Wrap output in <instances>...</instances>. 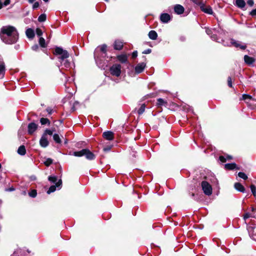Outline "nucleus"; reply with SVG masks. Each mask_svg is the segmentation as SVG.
I'll return each mask as SVG.
<instances>
[{
    "label": "nucleus",
    "instance_id": "obj_1",
    "mask_svg": "<svg viewBox=\"0 0 256 256\" xmlns=\"http://www.w3.org/2000/svg\"><path fill=\"white\" fill-rule=\"evenodd\" d=\"M0 38L5 44H11L17 42L18 39V34L14 26H4L0 28Z\"/></svg>",
    "mask_w": 256,
    "mask_h": 256
},
{
    "label": "nucleus",
    "instance_id": "obj_2",
    "mask_svg": "<svg viewBox=\"0 0 256 256\" xmlns=\"http://www.w3.org/2000/svg\"><path fill=\"white\" fill-rule=\"evenodd\" d=\"M106 44H102L98 47L94 52V58L96 64L99 68L103 69H104L105 66H106V62L104 60L106 54Z\"/></svg>",
    "mask_w": 256,
    "mask_h": 256
},
{
    "label": "nucleus",
    "instance_id": "obj_3",
    "mask_svg": "<svg viewBox=\"0 0 256 256\" xmlns=\"http://www.w3.org/2000/svg\"><path fill=\"white\" fill-rule=\"evenodd\" d=\"M54 54V55L58 56V62L62 64L64 60L68 58L70 56L66 50L58 46L56 47Z\"/></svg>",
    "mask_w": 256,
    "mask_h": 256
},
{
    "label": "nucleus",
    "instance_id": "obj_4",
    "mask_svg": "<svg viewBox=\"0 0 256 256\" xmlns=\"http://www.w3.org/2000/svg\"><path fill=\"white\" fill-rule=\"evenodd\" d=\"M73 155L78 157L85 156L86 159L90 160H94L96 158L95 155L88 148L82 149L78 152H74Z\"/></svg>",
    "mask_w": 256,
    "mask_h": 256
},
{
    "label": "nucleus",
    "instance_id": "obj_5",
    "mask_svg": "<svg viewBox=\"0 0 256 256\" xmlns=\"http://www.w3.org/2000/svg\"><path fill=\"white\" fill-rule=\"evenodd\" d=\"M121 68L120 64H113L110 69V74L114 76H119L121 74Z\"/></svg>",
    "mask_w": 256,
    "mask_h": 256
},
{
    "label": "nucleus",
    "instance_id": "obj_6",
    "mask_svg": "<svg viewBox=\"0 0 256 256\" xmlns=\"http://www.w3.org/2000/svg\"><path fill=\"white\" fill-rule=\"evenodd\" d=\"M202 188L205 194L210 196L212 194V188L207 182L202 181Z\"/></svg>",
    "mask_w": 256,
    "mask_h": 256
},
{
    "label": "nucleus",
    "instance_id": "obj_7",
    "mask_svg": "<svg viewBox=\"0 0 256 256\" xmlns=\"http://www.w3.org/2000/svg\"><path fill=\"white\" fill-rule=\"evenodd\" d=\"M62 184V180H59L57 182H56L55 185L51 186L48 190L47 191L48 194H50L52 192H53L56 191V188L58 189H60L61 188Z\"/></svg>",
    "mask_w": 256,
    "mask_h": 256
},
{
    "label": "nucleus",
    "instance_id": "obj_8",
    "mask_svg": "<svg viewBox=\"0 0 256 256\" xmlns=\"http://www.w3.org/2000/svg\"><path fill=\"white\" fill-rule=\"evenodd\" d=\"M38 128V125L34 122H30L28 124V131L29 134H32Z\"/></svg>",
    "mask_w": 256,
    "mask_h": 256
},
{
    "label": "nucleus",
    "instance_id": "obj_9",
    "mask_svg": "<svg viewBox=\"0 0 256 256\" xmlns=\"http://www.w3.org/2000/svg\"><path fill=\"white\" fill-rule=\"evenodd\" d=\"M230 42L232 45L234 46L236 48H240L242 50H245L246 48V45L245 44H241V42H236L234 39L230 40Z\"/></svg>",
    "mask_w": 256,
    "mask_h": 256
},
{
    "label": "nucleus",
    "instance_id": "obj_10",
    "mask_svg": "<svg viewBox=\"0 0 256 256\" xmlns=\"http://www.w3.org/2000/svg\"><path fill=\"white\" fill-rule=\"evenodd\" d=\"M146 64L144 62L138 64L135 67V72L137 74L141 73L144 70Z\"/></svg>",
    "mask_w": 256,
    "mask_h": 256
},
{
    "label": "nucleus",
    "instance_id": "obj_11",
    "mask_svg": "<svg viewBox=\"0 0 256 256\" xmlns=\"http://www.w3.org/2000/svg\"><path fill=\"white\" fill-rule=\"evenodd\" d=\"M160 20L163 23H168L170 20V16L167 13H163L160 16Z\"/></svg>",
    "mask_w": 256,
    "mask_h": 256
},
{
    "label": "nucleus",
    "instance_id": "obj_12",
    "mask_svg": "<svg viewBox=\"0 0 256 256\" xmlns=\"http://www.w3.org/2000/svg\"><path fill=\"white\" fill-rule=\"evenodd\" d=\"M103 137L106 140H113L114 136L113 132L111 131L104 132L102 134Z\"/></svg>",
    "mask_w": 256,
    "mask_h": 256
},
{
    "label": "nucleus",
    "instance_id": "obj_13",
    "mask_svg": "<svg viewBox=\"0 0 256 256\" xmlns=\"http://www.w3.org/2000/svg\"><path fill=\"white\" fill-rule=\"evenodd\" d=\"M184 8L180 4H176L174 6V11L178 14H181L184 13Z\"/></svg>",
    "mask_w": 256,
    "mask_h": 256
},
{
    "label": "nucleus",
    "instance_id": "obj_14",
    "mask_svg": "<svg viewBox=\"0 0 256 256\" xmlns=\"http://www.w3.org/2000/svg\"><path fill=\"white\" fill-rule=\"evenodd\" d=\"M40 144L41 146L46 148L48 146L49 142L44 135H42L40 140Z\"/></svg>",
    "mask_w": 256,
    "mask_h": 256
},
{
    "label": "nucleus",
    "instance_id": "obj_15",
    "mask_svg": "<svg viewBox=\"0 0 256 256\" xmlns=\"http://www.w3.org/2000/svg\"><path fill=\"white\" fill-rule=\"evenodd\" d=\"M200 8L202 12L209 14H212L213 12L211 7L210 6H206L204 4L200 7Z\"/></svg>",
    "mask_w": 256,
    "mask_h": 256
},
{
    "label": "nucleus",
    "instance_id": "obj_16",
    "mask_svg": "<svg viewBox=\"0 0 256 256\" xmlns=\"http://www.w3.org/2000/svg\"><path fill=\"white\" fill-rule=\"evenodd\" d=\"M123 47V42L120 40H116L114 44V48L116 50H120Z\"/></svg>",
    "mask_w": 256,
    "mask_h": 256
},
{
    "label": "nucleus",
    "instance_id": "obj_17",
    "mask_svg": "<svg viewBox=\"0 0 256 256\" xmlns=\"http://www.w3.org/2000/svg\"><path fill=\"white\" fill-rule=\"evenodd\" d=\"M5 64L3 62H0V78L4 77L5 74Z\"/></svg>",
    "mask_w": 256,
    "mask_h": 256
},
{
    "label": "nucleus",
    "instance_id": "obj_18",
    "mask_svg": "<svg viewBox=\"0 0 256 256\" xmlns=\"http://www.w3.org/2000/svg\"><path fill=\"white\" fill-rule=\"evenodd\" d=\"M246 2L244 0H236L235 5L240 8H244L246 6Z\"/></svg>",
    "mask_w": 256,
    "mask_h": 256
},
{
    "label": "nucleus",
    "instance_id": "obj_19",
    "mask_svg": "<svg viewBox=\"0 0 256 256\" xmlns=\"http://www.w3.org/2000/svg\"><path fill=\"white\" fill-rule=\"evenodd\" d=\"M244 60L246 64H251L254 62L255 60L252 57L249 56L248 55H245L244 56Z\"/></svg>",
    "mask_w": 256,
    "mask_h": 256
},
{
    "label": "nucleus",
    "instance_id": "obj_20",
    "mask_svg": "<svg viewBox=\"0 0 256 256\" xmlns=\"http://www.w3.org/2000/svg\"><path fill=\"white\" fill-rule=\"evenodd\" d=\"M226 169L232 170L235 168L239 170V168L237 167L236 164L235 163L226 164L224 165Z\"/></svg>",
    "mask_w": 256,
    "mask_h": 256
},
{
    "label": "nucleus",
    "instance_id": "obj_21",
    "mask_svg": "<svg viewBox=\"0 0 256 256\" xmlns=\"http://www.w3.org/2000/svg\"><path fill=\"white\" fill-rule=\"evenodd\" d=\"M234 188L238 191L242 192H244L245 191L244 186L239 182H236L234 184Z\"/></svg>",
    "mask_w": 256,
    "mask_h": 256
},
{
    "label": "nucleus",
    "instance_id": "obj_22",
    "mask_svg": "<svg viewBox=\"0 0 256 256\" xmlns=\"http://www.w3.org/2000/svg\"><path fill=\"white\" fill-rule=\"evenodd\" d=\"M148 37L152 40H156L158 37V34L156 31L152 30L148 32Z\"/></svg>",
    "mask_w": 256,
    "mask_h": 256
},
{
    "label": "nucleus",
    "instance_id": "obj_23",
    "mask_svg": "<svg viewBox=\"0 0 256 256\" xmlns=\"http://www.w3.org/2000/svg\"><path fill=\"white\" fill-rule=\"evenodd\" d=\"M26 34L27 37L29 38H32L34 36V31L32 28L27 29Z\"/></svg>",
    "mask_w": 256,
    "mask_h": 256
},
{
    "label": "nucleus",
    "instance_id": "obj_24",
    "mask_svg": "<svg viewBox=\"0 0 256 256\" xmlns=\"http://www.w3.org/2000/svg\"><path fill=\"white\" fill-rule=\"evenodd\" d=\"M167 105V102L162 98H159L157 100L156 106L158 107L162 106H166Z\"/></svg>",
    "mask_w": 256,
    "mask_h": 256
},
{
    "label": "nucleus",
    "instance_id": "obj_25",
    "mask_svg": "<svg viewBox=\"0 0 256 256\" xmlns=\"http://www.w3.org/2000/svg\"><path fill=\"white\" fill-rule=\"evenodd\" d=\"M18 153L20 156H24L26 153L25 146L23 145L20 146L18 150Z\"/></svg>",
    "mask_w": 256,
    "mask_h": 256
},
{
    "label": "nucleus",
    "instance_id": "obj_26",
    "mask_svg": "<svg viewBox=\"0 0 256 256\" xmlns=\"http://www.w3.org/2000/svg\"><path fill=\"white\" fill-rule=\"evenodd\" d=\"M60 66H64L65 68H70L72 66V64L70 62L67 58L65 59L62 62V64H60Z\"/></svg>",
    "mask_w": 256,
    "mask_h": 256
},
{
    "label": "nucleus",
    "instance_id": "obj_27",
    "mask_svg": "<svg viewBox=\"0 0 256 256\" xmlns=\"http://www.w3.org/2000/svg\"><path fill=\"white\" fill-rule=\"evenodd\" d=\"M53 139L54 142L57 144H60L62 142L61 139L59 136V135L57 134H54L53 135Z\"/></svg>",
    "mask_w": 256,
    "mask_h": 256
},
{
    "label": "nucleus",
    "instance_id": "obj_28",
    "mask_svg": "<svg viewBox=\"0 0 256 256\" xmlns=\"http://www.w3.org/2000/svg\"><path fill=\"white\" fill-rule=\"evenodd\" d=\"M22 253L23 250L20 248H18L16 250L11 256H22Z\"/></svg>",
    "mask_w": 256,
    "mask_h": 256
},
{
    "label": "nucleus",
    "instance_id": "obj_29",
    "mask_svg": "<svg viewBox=\"0 0 256 256\" xmlns=\"http://www.w3.org/2000/svg\"><path fill=\"white\" fill-rule=\"evenodd\" d=\"M145 108H146L145 104H141L140 108H139V109L138 110V114L139 115L142 114L145 110Z\"/></svg>",
    "mask_w": 256,
    "mask_h": 256
},
{
    "label": "nucleus",
    "instance_id": "obj_30",
    "mask_svg": "<svg viewBox=\"0 0 256 256\" xmlns=\"http://www.w3.org/2000/svg\"><path fill=\"white\" fill-rule=\"evenodd\" d=\"M40 122L42 125L48 124V125L50 124V121L47 118H41L40 119Z\"/></svg>",
    "mask_w": 256,
    "mask_h": 256
},
{
    "label": "nucleus",
    "instance_id": "obj_31",
    "mask_svg": "<svg viewBox=\"0 0 256 256\" xmlns=\"http://www.w3.org/2000/svg\"><path fill=\"white\" fill-rule=\"evenodd\" d=\"M118 60L122 63H125L127 61V56L125 55L118 56Z\"/></svg>",
    "mask_w": 256,
    "mask_h": 256
},
{
    "label": "nucleus",
    "instance_id": "obj_32",
    "mask_svg": "<svg viewBox=\"0 0 256 256\" xmlns=\"http://www.w3.org/2000/svg\"><path fill=\"white\" fill-rule=\"evenodd\" d=\"M46 14H40L38 18V21L40 22H44L46 20Z\"/></svg>",
    "mask_w": 256,
    "mask_h": 256
},
{
    "label": "nucleus",
    "instance_id": "obj_33",
    "mask_svg": "<svg viewBox=\"0 0 256 256\" xmlns=\"http://www.w3.org/2000/svg\"><path fill=\"white\" fill-rule=\"evenodd\" d=\"M39 44L42 48H46V44L45 42V40L42 37H40L39 38Z\"/></svg>",
    "mask_w": 256,
    "mask_h": 256
},
{
    "label": "nucleus",
    "instance_id": "obj_34",
    "mask_svg": "<svg viewBox=\"0 0 256 256\" xmlns=\"http://www.w3.org/2000/svg\"><path fill=\"white\" fill-rule=\"evenodd\" d=\"M48 180L52 183H56L57 182V176H49L48 178Z\"/></svg>",
    "mask_w": 256,
    "mask_h": 256
},
{
    "label": "nucleus",
    "instance_id": "obj_35",
    "mask_svg": "<svg viewBox=\"0 0 256 256\" xmlns=\"http://www.w3.org/2000/svg\"><path fill=\"white\" fill-rule=\"evenodd\" d=\"M52 162H53V160L52 159H51L50 158H46L44 162V164L46 166H49L52 163Z\"/></svg>",
    "mask_w": 256,
    "mask_h": 256
},
{
    "label": "nucleus",
    "instance_id": "obj_36",
    "mask_svg": "<svg viewBox=\"0 0 256 256\" xmlns=\"http://www.w3.org/2000/svg\"><path fill=\"white\" fill-rule=\"evenodd\" d=\"M238 176L244 180L248 178L247 176L243 172H239L238 173Z\"/></svg>",
    "mask_w": 256,
    "mask_h": 256
},
{
    "label": "nucleus",
    "instance_id": "obj_37",
    "mask_svg": "<svg viewBox=\"0 0 256 256\" xmlns=\"http://www.w3.org/2000/svg\"><path fill=\"white\" fill-rule=\"evenodd\" d=\"M28 194L32 198H35L37 194L36 190H33L28 193Z\"/></svg>",
    "mask_w": 256,
    "mask_h": 256
},
{
    "label": "nucleus",
    "instance_id": "obj_38",
    "mask_svg": "<svg viewBox=\"0 0 256 256\" xmlns=\"http://www.w3.org/2000/svg\"><path fill=\"white\" fill-rule=\"evenodd\" d=\"M251 191L253 195L256 196V187L254 185L252 184L250 186Z\"/></svg>",
    "mask_w": 256,
    "mask_h": 256
},
{
    "label": "nucleus",
    "instance_id": "obj_39",
    "mask_svg": "<svg viewBox=\"0 0 256 256\" xmlns=\"http://www.w3.org/2000/svg\"><path fill=\"white\" fill-rule=\"evenodd\" d=\"M194 3L198 5L200 7L204 3L202 2V0H192Z\"/></svg>",
    "mask_w": 256,
    "mask_h": 256
},
{
    "label": "nucleus",
    "instance_id": "obj_40",
    "mask_svg": "<svg viewBox=\"0 0 256 256\" xmlns=\"http://www.w3.org/2000/svg\"><path fill=\"white\" fill-rule=\"evenodd\" d=\"M222 44L224 46H232V44L230 42V40L227 41L225 40H222Z\"/></svg>",
    "mask_w": 256,
    "mask_h": 256
},
{
    "label": "nucleus",
    "instance_id": "obj_41",
    "mask_svg": "<svg viewBox=\"0 0 256 256\" xmlns=\"http://www.w3.org/2000/svg\"><path fill=\"white\" fill-rule=\"evenodd\" d=\"M52 131L49 129H46L43 135H44L46 136V134H48L50 136H52Z\"/></svg>",
    "mask_w": 256,
    "mask_h": 256
},
{
    "label": "nucleus",
    "instance_id": "obj_42",
    "mask_svg": "<svg viewBox=\"0 0 256 256\" xmlns=\"http://www.w3.org/2000/svg\"><path fill=\"white\" fill-rule=\"evenodd\" d=\"M242 98L244 100H251L252 97L250 95L244 94L242 95Z\"/></svg>",
    "mask_w": 256,
    "mask_h": 256
},
{
    "label": "nucleus",
    "instance_id": "obj_43",
    "mask_svg": "<svg viewBox=\"0 0 256 256\" xmlns=\"http://www.w3.org/2000/svg\"><path fill=\"white\" fill-rule=\"evenodd\" d=\"M250 229H252V230H253L254 229V228L253 227H250L248 229V232H249V235L250 236V237L254 240H255L254 238V234H252V232H251V231L250 230Z\"/></svg>",
    "mask_w": 256,
    "mask_h": 256
},
{
    "label": "nucleus",
    "instance_id": "obj_44",
    "mask_svg": "<svg viewBox=\"0 0 256 256\" xmlns=\"http://www.w3.org/2000/svg\"><path fill=\"white\" fill-rule=\"evenodd\" d=\"M36 34H37L38 36H40L42 34V30H40L39 28H37L36 29Z\"/></svg>",
    "mask_w": 256,
    "mask_h": 256
},
{
    "label": "nucleus",
    "instance_id": "obj_45",
    "mask_svg": "<svg viewBox=\"0 0 256 256\" xmlns=\"http://www.w3.org/2000/svg\"><path fill=\"white\" fill-rule=\"evenodd\" d=\"M206 32L207 34H208L210 36H211V35L212 34V30L211 29L206 28Z\"/></svg>",
    "mask_w": 256,
    "mask_h": 256
},
{
    "label": "nucleus",
    "instance_id": "obj_46",
    "mask_svg": "<svg viewBox=\"0 0 256 256\" xmlns=\"http://www.w3.org/2000/svg\"><path fill=\"white\" fill-rule=\"evenodd\" d=\"M39 6H40V4L38 2H34L32 6V8L36 9L38 8Z\"/></svg>",
    "mask_w": 256,
    "mask_h": 256
},
{
    "label": "nucleus",
    "instance_id": "obj_47",
    "mask_svg": "<svg viewBox=\"0 0 256 256\" xmlns=\"http://www.w3.org/2000/svg\"><path fill=\"white\" fill-rule=\"evenodd\" d=\"M228 84L230 87H232V80L230 76H229L228 78Z\"/></svg>",
    "mask_w": 256,
    "mask_h": 256
},
{
    "label": "nucleus",
    "instance_id": "obj_48",
    "mask_svg": "<svg viewBox=\"0 0 256 256\" xmlns=\"http://www.w3.org/2000/svg\"><path fill=\"white\" fill-rule=\"evenodd\" d=\"M46 110L49 114H51L53 112V109L50 107L47 108Z\"/></svg>",
    "mask_w": 256,
    "mask_h": 256
},
{
    "label": "nucleus",
    "instance_id": "obj_49",
    "mask_svg": "<svg viewBox=\"0 0 256 256\" xmlns=\"http://www.w3.org/2000/svg\"><path fill=\"white\" fill-rule=\"evenodd\" d=\"M252 215L250 214V213H246L245 214L244 216V220H246V219L250 218V217H252Z\"/></svg>",
    "mask_w": 256,
    "mask_h": 256
},
{
    "label": "nucleus",
    "instance_id": "obj_50",
    "mask_svg": "<svg viewBox=\"0 0 256 256\" xmlns=\"http://www.w3.org/2000/svg\"><path fill=\"white\" fill-rule=\"evenodd\" d=\"M219 159L222 162H226V158L224 156H220L219 157Z\"/></svg>",
    "mask_w": 256,
    "mask_h": 256
},
{
    "label": "nucleus",
    "instance_id": "obj_51",
    "mask_svg": "<svg viewBox=\"0 0 256 256\" xmlns=\"http://www.w3.org/2000/svg\"><path fill=\"white\" fill-rule=\"evenodd\" d=\"M111 148H112V146H108L104 147L103 148V150L105 152H108L110 150Z\"/></svg>",
    "mask_w": 256,
    "mask_h": 256
},
{
    "label": "nucleus",
    "instance_id": "obj_52",
    "mask_svg": "<svg viewBox=\"0 0 256 256\" xmlns=\"http://www.w3.org/2000/svg\"><path fill=\"white\" fill-rule=\"evenodd\" d=\"M38 48H39V46H38V44H37L34 45L32 47V49L34 51H36L38 49Z\"/></svg>",
    "mask_w": 256,
    "mask_h": 256
},
{
    "label": "nucleus",
    "instance_id": "obj_53",
    "mask_svg": "<svg viewBox=\"0 0 256 256\" xmlns=\"http://www.w3.org/2000/svg\"><path fill=\"white\" fill-rule=\"evenodd\" d=\"M151 52H152V50L150 49V48H148V49H146V50H144L142 52V54H150Z\"/></svg>",
    "mask_w": 256,
    "mask_h": 256
},
{
    "label": "nucleus",
    "instance_id": "obj_54",
    "mask_svg": "<svg viewBox=\"0 0 256 256\" xmlns=\"http://www.w3.org/2000/svg\"><path fill=\"white\" fill-rule=\"evenodd\" d=\"M247 4L250 6H253L254 4V2L253 0H248L247 2Z\"/></svg>",
    "mask_w": 256,
    "mask_h": 256
},
{
    "label": "nucleus",
    "instance_id": "obj_55",
    "mask_svg": "<svg viewBox=\"0 0 256 256\" xmlns=\"http://www.w3.org/2000/svg\"><path fill=\"white\" fill-rule=\"evenodd\" d=\"M10 0H5L4 3H2V6H6L10 4Z\"/></svg>",
    "mask_w": 256,
    "mask_h": 256
},
{
    "label": "nucleus",
    "instance_id": "obj_56",
    "mask_svg": "<svg viewBox=\"0 0 256 256\" xmlns=\"http://www.w3.org/2000/svg\"><path fill=\"white\" fill-rule=\"evenodd\" d=\"M210 38L213 40H218L217 36L216 34H214L211 35Z\"/></svg>",
    "mask_w": 256,
    "mask_h": 256
},
{
    "label": "nucleus",
    "instance_id": "obj_57",
    "mask_svg": "<svg viewBox=\"0 0 256 256\" xmlns=\"http://www.w3.org/2000/svg\"><path fill=\"white\" fill-rule=\"evenodd\" d=\"M250 14L252 16H256V8L252 10L250 12Z\"/></svg>",
    "mask_w": 256,
    "mask_h": 256
},
{
    "label": "nucleus",
    "instance_id": "obj_58",
    "mask_svg": "<svg viewBox=\"0 0 256 256\" xmlns=\"http://www.w3.org/2000/svg\"><path fill=\"white\" fill-rule=\"evenodd\" d=\"M138 56V52L137 51H134L132 53V58H136V56Z\"/></svg>",
    "mask_w": 256,
    "mask_h": 256
},
{
    "label": "nucleus",
    "instance_id": "obj_59",
    "mask_svg": "<svg viewBox=\"0 0 256 256\" xmlns=\"http://www.w3.org/2000/svg\"><path fill=\"white\" fill-rule=\"evenodd\" d=\"M14 190H15V188L14 187H11L8 189H6V191H8V192H12V191H14Z\"/></svg>",
    "mask_w": 256,
    "mask_h": 256
},
{
    "label": "nucleus",
    "instance_id": "obj_60",
    "mask_svg": "<svg viewBox=\"0 0 256 256\" xmlns=\"http://www.w3.org/2000/svg\"><path fill=\"white\" fill-rule=\"evenodd\" d=\"M232 158V156H226V159L228 160H231Z\"/></svg>",
    "mask_w": 256,
    "mask_h": 256
},
{
    "label": "nucleus",
    "instance_id": "obj_61",
    "mask_svg": "<svg viewBox=\"0 0 256 256\" xmlns=\"http://www.w3.org/2000/svg\"><path fill=\"white\" fill-rule=\"evenodd\" d=\"M35 0H28V2L32 4V3L34 2Z\"/></svg>",
    "mask_w": 256,
    "mask_h": 256
},
{
    "label": "nucleus",
    "instance_id": "obj_62",
    "mask_svg": "<svg viewBox=\"0 0 256 256\" xmlns=\"http://www.w3.org/2000/svg\"><path fill=\"white\" fill-rule=\"evenodd\" d=\"M2 7V2L0 0V9Z\"/></svg>",
    "mask_w": 256,
    "mask_h": 256
},
{
    "label": "nucleus",
    "instance_id": "obj_63",
    "mask_svg": "<svg viewBox=\"0 0 256 256\" xmlns=\"http://www.w3.org/2000/svg\"><path fill=\"white\" fill-rule=\"evenodd\" d=\"M255 210H255L254 208H252V210L253 212H254Z\"/></svg>",
    "mask_w": 256,
    "mask_h": 256
},
{
    "label": "nucleus",
    "instance_id": "obj_64",
    "mask_svg": "<svg viewBox=\"0 0 256 256\" xmlns=\"http://www.w3.org/2000/svg\"><path fill=\"white\" fill-rule=\"evenodd\" d=\"M44 0V2H48V0Z\"/></svg>",
    "mask_w": 256,
    "mask_h": 256
}]
</instances>
